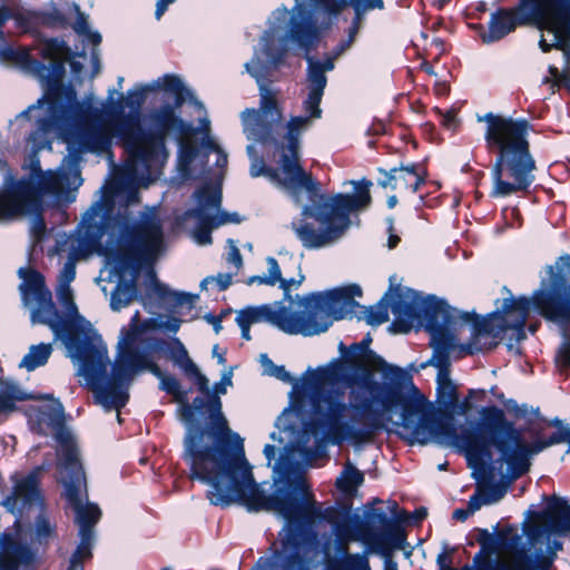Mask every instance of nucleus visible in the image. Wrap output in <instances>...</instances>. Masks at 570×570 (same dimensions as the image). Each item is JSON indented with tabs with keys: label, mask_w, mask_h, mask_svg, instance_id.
<instances>
[{
	"label": "nucleus",
	"mask_w": 570,
	"mask_h": 570,
	"mask_svg": "<svg viewBox=\"0 0 570 570\" xmlns=\"http://www.w3.org/2000/svg\"><path fill=\"white\" fill-rule=\"evenodd\" d=\"M371 342L370 335L348 348L341 342V357L318 368L322 383L350 389L348 402L342 390L313 394L305 431L315 438L316 445L301 451L314 454L323 443L362 445L391 424L410 444L441 442L469 446V439L458 438L451 420L439 415L403 368L370 350Z\"/></svg>",
	"instance_id": "1"
},
{
	"label": "nucleus",
	"mask_w": 570,
	"mask_h": 570,
	"mask_svg": "<svg viewBox=\"0 0 570 570\" xmlns=\"http://www.w3.org/2000/svg\"><path fill=\"white\" fill-rule=\"evenodd\" d=\"M167 342L156 337H141L127 333L118 342L117 353L107 372L110 360L108 348L90 322L85 320L73 304V358L79 362L77 374L106 411L119 410L129 400V387L134 379L148 371L159 380V389L173 395L179 404L177 413L184 424L193 421V409L188 403V391L173 375H166L155 362V356L165 351Z\"/></svg>",
	"instance_id": "2"
},
{
	"label": "nucleus",
	"mask_w": 570,
	"mask_h": 570,
	"mask_svg": "<svg viewBox=\"0 0 570 570\" xmlns=\"http://www.w3.org/2000/svg\"><path fill=\"white\" fill-rule=\"evenodd\" d=\"M204 394L193 400V421L185 424L181 456L189 478L209 487L206 497L213 505L229 507L266 494L254 480L243 439L228 426L220 397Z\"/></svg>",
	"instance_id": "3"
},
{
	"label": "nucleus",
	"mask_w": 570,
	"mask_h": 570,
	"mask_svg": "<svg viewBox=\"0 0 570 570\" xmlns=\"http://www.w3.org/2000/svg\"><path fill=\"white\" fill-rule=\"evenodd\" d=\"M345 7H351L355 17L348 28V38L334 50L335 57L351 47L366 12L384 8L383 0H294L292 10L284 4L277 7L259 40L266 65L274 71L285 63L291 50H301L307 62L306 82L317 81L326 88V72L335 68L334 58L316 60L309 53L317 47L323 29Z\"/></svg>",
	"instance_id": "4"
},
{
	"label": "nucleus",
	"mask_w": 570,
	"mask_h": 570,
	"mask_svg": "<svg viewBox=\"0 0 570 570\" xmlns=\"http://www.w3.org/2000/svg\"><path fill=\"white\" fill-rule=\"evenodd\" d=\"M148 91H151L149 83L137 86L125 97L121 95V100L114 101V91L109 90L108 100L99 105L90 94L86 121L81 126L73 124V146L80 151L100 155L110 150L112 138H116L124 149L149 148L156 154L167 149L166 137H180L190 130V126L166 104L153 109L148 114V127H142L141 107Z\"/></svg>",
	"instance_id": "5"
},
{
	"label": "nucleus",
	"mask_w": 570,
	"mask_h": 570,
	"mask_svg": "<svg viewBox=\"0 0 570 570\" xmlns=\"http://www.w3.org/2000/svg\"><path fill=\"white\" fill-rule=\"evenodd\" d=\"M284 140L277 146L279 153L278 169L267 168L262 157L250 161L249 174L252 177L266 176L272 183L281 187L296 205L303 204L302 193L311 205H303L302 216L315 219L321 228L317 230L311 224L301 222L292 223V229L302 245L307 249L327 247L337 242L351 225L350 214L362 210L371 204L370 188L372 181L363 178L360 181L351 180L354 185V194H337L328 199L320 195V184L309 173L304 175L312 184L305 183L301 174L285 171L283 168Z\"/></svg>",
	"instance_id": "6"
},
{
	"label": "nucleus",
	"mask_w": 570,
	"mask_h": 570,
	"mask_svg": "<svg viewBox=\"0 0 570 570\" xmlns=\"http://www.w3.org/2000/svg\"><path fill=\"white\" fill-rule=\"evenodd\" d=\"M90 244L105 257L109 281L116 282L110 306L120 311L137 296L136 282L146 266L153 265L165 248L164 229L153 212L134 222L122 215L104 228L91 225Z\"/></svg>",
	"instance_id": "7"
},
{
	"label": "nucleus",
	"mask_w": 570,
	"mask_h": 570,
	"mask_svg": "<svg viewBox=\"0 0 570 570\" xmlns=\"http://www.w3.org/2000/svg\"><path fill=\"white\" fill-rule=\"evenodd\" d=\"M37 49L45 60L50 61L49 65L31 57L29 50L16 52V60L24 72L39 80L45 96L17 117L29 118V114L46 100L47 116L38 119L27 141L35 151L51 149L50 135L53 134L66 145V156L71 157V83L63 85L66 63L71 65V48L65 39L53 37L41 40Z\"/></svg>",
	"instance_id": "8"
},
{
	"label": "nucleus",
	"mask_w": 570,
	"mask_h": 570,
	"mask_svg": "<svg viewBox=\"0 0 570 570\" xmlns=\"http://www.w3.org/2000/svg\"><path fill=\"white\" fill-rule=\"evenodd\" d=\"M478 121L487 124L485 146L489 153L495 154L490 196L504 198L527 191L534 181L535 169L528 141L529 121L493 112L478 116Z\"/></svg>",
	"instance_id": "9"
},
{
	"label": "nucleus",
	"mask_w": 570,
	"mask_h": 570,
	"mask_svg": "<svg viewBox=\"0 0 570 570\" xmlns=\"http://www.w3.org/2000/svg\"><path fill=\"white\" fill-rule=\"evenodd\" d=\"M49 255L66 256L55 289L58 303L52 301L45 276L33 268L18 269L22 279L19 289L23 304L30 308L31 322L47 325L55 342L63 346L65 356L71 358V235H59Z\"/></svg>",
	"instance_id": "10"
},
{
	"label": "nucleus",
	"mask_w": 570,
	"mask_h": 570,
	"mask_svg": "<svg viewBox=\"0 0 570 570\" xmlns=\"http://www.w3.org/2000/svg\"><path fill=\"white\" fill-rule=\"evenodd\" d=\"M291 485L292 491L278 489L271 495L252 497L250 500L239 502L248 511H273L286 521V525L279 532L281 549L273 553V566L276 570H283L281 563L288 544L301 547L314 540L316 548H320L316 522H332L333 509H322L316 504L303 475H295Z\"/></svg>",
	"instance_id": "11"
},
{
	"label": "nucleus",
	"mask_w": 570,
	"mask_h": 570,
	"mask_svg": "<svg viewBox=\"0 0 570 570\" xmlns=\"http://www.w3.org/2000/svg\"><path fill=\"white\" fill-rule=\"evenodd\" d=\"M127 158L119 169L117 189L124 194L125 206L118 208L114 214L112 205L108 200L96 202L83 215L78 230L79 234L90 244L88 230L91 225L104 228L111 220L128 215L134 222H139L146 213L153 212L159 219L156 207H146L138 216L129 210V205L139 203V187H148L160 175L163 167L169 158L168 149H160L154 153L149 148H139L137 151L124 149ZM163 224V222H160Z\"/></svg>",
	"instance_id": "12"
},
{
	"label": "nucleus",
	"mask_w": 570,
	"mask_h": 570,
	"mask_svg": "<svg viewBox=\"0 0 570 570\" xmlns=\"http://www.w3.org/2000/svg\"><path fill=\"white\" fill-rule=\"evenodd\" d=\"M481 415L483 419L482 428L490 434V443L499 452V458L494 462V470L508 481H514L527 473L530 469L531 458L551 445L568 442V452L570 453V429L558 430L547 440L527 443L521 431L505 419L501 409L497 406L484 407Z\"/></svg>",
	"instance_id": "13"
},
{
	"label": "nucleus",
	"mask_w": 570,
	"mask_h": 570,
	"mask_svg": "<svg viewBox=\"0 0 570 570\" xmlns=\"http://www.w3.org/2000/svg\"><path fill=\"white\" fill-rule=\"evenodd\" d=\"M39 151L31 150L22 164L27 176L16 179L8 175L4 179V196L37 210L39 196H47L49 205L63 208L71 203V157L65 156L56 169L42 170Z\"/></svg>",
	"instance_id": "14"
},
{
	"label": "nucleus",
	"mask_w": 570,
	"mask_h": 570,
	"mask_svg": "<svg viewBox=\"0 0 570 570\" xmlns=\"http://www.w3.org/2000/svg\"><path fill=\"white\" fill-rule=\"evenodd\" d=\"M554 2L556 0H519L518 6L512 9H499L491 14L489 30L482 35V41L492 43L514 31L517 26H533L540 31L552 35L550 43L543 35L541 36L540 49L543 52L550 51L553 47L562 49L569 65L570 40L550 10Z\"/></svg>",
	"instance_id": "15"
},
{
	"label": "nucleus",
	"mask_w": 570,
	"mask_h": 570,
	"mask_svg": "<svg viewBox=\"0 0 570 570\" xmlns=\"http://www.w3.org/2000/svg\"><path fill=\"white\" fill-rule=\"evenodd\" d=\"M362 289L356 284L337 287L326 292L312 293L297 303L292 304L294 326L302 332L297 335L305 337L325 333L333 321L353 317L361 305L354 299L361 296Z\"/></svg>",
	"instance_id": "16"
},
{
	"label": "nucleus",
	"mask_w": 570,
	"mask_h": 570,
	"mask_svg": "<svg viewBox=\"0 0 570 570\" xmlns=\"http://www.w3.org/2000/svg\"><path fill=\"white\" fill-rule=\"evenodd\" d=\"M548 278H542L540 287L532 294L534 309L547 321L557 324L562 343L557 360L570 366V255L560 256L554 265L547 267Z\"/></svg>",
	"instance_id": "17"
},
{
	"label": "nucleus",
	"mask_w": 570,
	"mask_h": 570,
	"mask_svg": "<svg viewBox=\"0 0 570 570\" xmlns=\"http://www.w3.org/2000/svg\"><path fill=\"white\" fill-rule=\"evenodd\" d=\"M73 124L77 116H86V104L90 101L92 80L101 70V35L94 30L89 17L73 2Z\"/></svg>",
	"instance_id": "18"
},
{
	"label": "nucleus",
	"mask_w": 570,
	"mask_h": 570,
	"mask_svg": "<svg viewBox=\"0 0 570 570\" xmlns=\"http://www.w3.org/2000/svg\"><path fill=\"white\" fill-rule=\"evenodd\" d=\"M245 69L258 85L259 108H247L240 114L243 132L248 140L265 144L274 140L276 127L283 118L276 99L277 91L269 86L273 70L256 52L245 63Z\"/></svg>",
	"instance_id": "19"
},
{
	"label": "nucleus",
	"mask_w": 570,
	"mask_h": 570,
	"mask_svg": "<svg viewBox=\"0 0 570 570\" xmlns=\"http://www.w3.org/2000/svg\"><path fill=\"white\" fill-rule=\"evenodd\" d=\"M29 422L38 433L51 434L56 441L55 478L63 488L62 498L71 507V431L66 426L62 404L51 400L30 410Z\"/></svg>",
	"instance_id": "20"
},
{
	"label": "nucleus",
	"mask_w": 570,
	"mask_h": 570,
	"mask_svg": "<svg viewBox=\"0 0 570 570\" xmlns=\"http://www.w3.org/2000/svg\"><path fill=\"white\" fill-rule=\"evenodd\" d=\"M504 291L508 292L509 297L502 299L500 308L498 307L497 311L483 318H478L476 314L473 313L472 326L474 342L463 347L468 353L473 354L474 352L481 351L482 348L476 346V343L484 337L502 340L509 332H511L509 336L510 340L521 341L525 337L524 326L530 307L533 305V298L525 296L515 298L511 295L510 291H508V287H504Z\"/></svg>",
	"instance_id": "21"
},
{
	"label": "nucleus",
	"mask_w": 570,
	"mask_h": 570,
	"mask_svg": "<svg viewBox=\"0 0 570 570\" xmlns=\"http://www.w3.org/2000/svg\"><path fill=\"white\" fill-rule=\"evenodd\" d=\"M102 517L100 507L88 500L87 478L80 453L73 443V524L77 527V546L73 549V570H83L91 559L96 542V525Z\"/></svg>",
	"instance_id": "22"
},
{
	"label": "nucleus",
	"mask_w": 570,
	"mask_h": 570,
	"mask_svg": "<svg viewBox=\"0 0 570 570\" xmlns=\"http://www.w3.org/2000/svg\"><path fill=\"white\" fill-rule=\"evenodd\" d=\"M48 466L42 464L27 475L12 478V490L1 501L6 510L16 515L13 528L17 534L22 530L21 517L23 511L33 507L39 509L33 527V540L39 544H47L49 540L56 537V524L43 511V497L40 490L39 474L41 470Z\"/></svg>",
	"instance_id": "23"
},
{
	"label": "nucleus",
	"mask_w": 570,
	"mask_h": 570,
	"mask_svg": "<svg viewBox=\"0 0 570 570\" xmlns=\"http://www.w3.org/2000/svg\"><path fill=\"white\" fill-rule=\"evenodd\" d=\"M390 292L392 288L389 289ZM391 312L395 320L390 328L394 332L407 333L415 321L423 320L428 331L430 323H439L453 314L456 308L450 306L446 301L434 295L423 297L419 292L405 288H397L395 294L390 293Z\"/></svg>",
	"instance_id": "24"
},
{
	"label": "nucleus",
	"mask_w": 570,
	"mask_h": 570,
	"mask_svg": "<svg viewBox=\"0 0 570 570\" xmlns=\"http://www.w3.org/2000/svg\"><path fill=\"white\" fill-rule=\"evenodd\" d=\"M306 94L302 101L304 115L292 116L285 125L284 147H283V168L285 171L301 174L305 183L312 184L308 177L304 175V168L301 165V136L308 130L315 120L323 116L321 102L325 88L320 83L306 82ZM297 177V175H295Z\"/></svg>",
	"instance_id": "25"
},
{
	"label": "nucleus",
	"mask_w": 570,
	"mask_h": 570,
	"mask_svg": "<svg viewBox=\"0 0 570 570\" xmlns=\"http://www.w3.org/2000/svg\"><path fill=\"white\" fill-rule=\"evenodd\" d=\"M439 415L444 419L449 417L455 429L454 431H455V434L458 435V438L466 436L470 441V445L463 446V445H458V444H453V443H441V442H436V443L440 445L455 448V449L464 452L469 465L472 468H475V469L481 468L487 462L491 461V466H490L491 478L494 479L498 476L502 481V483L488 487L482 492V495L484 498L485 504H492V503L500 501L507 492V487L512 481H508V480L501 478L498 474V471L494 470V462L498 460V458L495 460H492L490 446H493V445L490 443V436L488 439L480 440L479 435L468 428H462L461 431L459 432L458 428L455 426V424L453 422V417L451 415H442V414H439Z\"/></svg>",
	"instance_id": "26"
},
{
	"label": "nucleus",
	"mask_w": 570,
	"mask_h": 570,
	"mask_svg": "<svg viewBox=\"0 0 570 570\" xmlns=\"http://www.w3.org/2000/svg\"><path fill=\"white\" fill-rule=\"evenodd\" d=\"M474 314L458 309L439 323H430L428 332L431 335L433 355L429 364L438 368V374H450V352L456 345L455 332L471 323Z\"/></svg>",
	"instance_id": "27"
},
{
	"label": "nucleus",
	"mask_w": 570,
	"mask_h": 570,
	"mask_svg": "<svg viewBox=\"0 0 570 570\" xmlns=\"http://www.w3.org/2000/svg\"><path fill=\"white\" fill-rule=\"evenodd\" d=\"M292 317V304L276 302L274 304L247 307L237 314L236 322L240 327L242 337L249 341L250 325L263 321L271 323L285 334L297 335L296 332L301 331L294 326Z\"/></svg>",
	"instance_id": "28"
},
{
	"label": "nucleus",
	"mask_w": 570,
	"mask_h": 570,
	"mask_svg": "<svg viewBox=\"0 0 570 570\" xmlns=\"http://www.w3.org/2000/svg\"><path fill=\"white\" fill-rule=\"evenodd\" d=\"M371 518L382 524L384 530L374 532L364 528L363 533L357 538L365 546L366 553H376L382 556L387 566L391 564L393 570H397V564L392 559V551L402 548L404 535L396 529V525L389 520L384 511L374 510Z\"/></svg>",
	"instance_id": "29"
},
{
	"label": "nucleus",
	"mask_w": 570,
	"mask_h": 570,
	"mask_svg": "<svg viewBox=\"0 0 570 570\" xmlns=\"http://www.w3.org/2000/svg\"><path fill=\"white\" fill-rule=\"evenodd\" d=\"M194 198L196 205L185 213V217L196 222L191 233L194 240L202 246L209 245L212 230L218 227L214 225L213 210L222 204V193L205 186L194 193Z\"/></svg>",
	"instance_id": "30"
},
{
	"label": "nucleus",
	"mask_w": 570,
	"mask_h": 570,
	"mask_svg": "<svg viewBox=\"0 0 570 570\" xmlns=\"http://www.w3.org/2000/svg\"><path fill=\"white\" fill-rule=\"evenodd\" d=\"M70 13L69 2L60 0L58 2L50 1L38 10H27V14L19 19L27 23L26 32L38 36L41 28L66 29L69 26Z\"/></svg>",
	"instance_id": "31"
},
{
	"label": "nucleus",
	"mask_w": 570,
	"mask_h": 570,
	"mask_svg": "<svg viewBox=\"0 0 570 570\" xmlns=\"http://www.w3.org/2000/svg\"><path fill=\"white\" fill-rule=\"evenodd\" d=\"M40 206L37 210H31L30 206L21 204L12 197L6 196L0 204V220H11L17 216L32 215V232L33 234L41 236L46 230V224L43 219L45 207L56 210L57 215L61 220L68 219L67 209L69 205L63 208L51 206L47 202V196H39Z\"/></svg>",
	"instance_id": "32"
},
{
	"label": "nucleus",
	"mask_w": 570,
	"mask_h": 570,
	"mask_svg": "<svg viewBox=\"0 0 570 570\" xmlns=\"http://www.w3.org/2000/svg\"><path fill=\"white\" fill-rule=\"evenodd\" d=\"M546 527H533L528 532L529 542L532 546L549 539L551 533L564 534L570 532V505L563 500H558L556 504L549 507L544 513Z\"/></svg>",
	"instance_id": "33"
},
{
	"label": "nucleus",
	"mask_w": 570,
	"mask_h": 570,
	"mask_svg": "<svg viewBox=\"0 0 570 570\" xmlns=\"http://www.w3.org/2000/svg\"><path fill=\"white\" fill-rule=\"evenodd\" d=\"M281 563L283 570H324V557L315 541L305 546L288 544Z\"/></svg>",
	"instance_id": "34"
},
{
	"label": "nucleus",
	"mask_w": 570,
	"mask_h": 570,
	"mask_svg": "<svg viewBox=\"0 0 570 570\" xmlns=\"http://www.w3.org/2000/svg\"><path fill=\"white\" fill-rule=\"evenodd\" d=\"M1 546L0 570H19L20 566L29 567L37 560V550L17 541L11 533L3 532Z\"/></svg>",
	"instance_id": "35"
},
{
	"label": "nucleus",
	"mask_w": 570,
	"mask_h": 570,
	"mask_svg": "<svg viewBox=\"0 0 570 570\" xmlns=\"http://www.w3.org/2000/svg\"><path fill=\"white\" fill-rule=\"evenodd\" d=\"M155 297L160 303L175 309L177 307L187 306L191 309L198 299V295L186 292H177L170 289L166 284L159 282L156 277H153L146 289V296L141 297V302L147 306V298Z\"/></svg>",
	"instance_id": "36"
},
{
	"label": "nucleus",
	"mask_w": 570,
	"mask_h": 570,
	"mask_svg": "<svg viewBox=\"0 0 570 570\" xmlns=\"http://www.w3.org/2000/svg\"><path fill=\"white\" fill-rule=\"evenodd\" d=\"M149 88L153 91L163 90L165 95L173 98L174 102L169 106L174 108L176 115H178L177 110L186 100L199 109L204 108L203 104L195 98L193 92L186 88L183 80L177 76L165 75L149 83Z\"/></svg>",
	"instance_id": "37"
},
{
	"label": "nucleus",
	"mask_w": 570,
	"mask_h": 570,
	"mask_svg": "<svg viewBox=\"0 0 570 570\" xmlns=\"http://www.w3.org/2000/svg\"><path fill=\"white\" fill-rule=\"evenodd\" d=\"M436 396L438 403L449 413L456 412L460 410L464 412V406L459 403V395L456 385L450 377V374H438L436 375Z\"/></svg>",
	"instance_id": "38"
},
{
	"label": "nucleus",
	"mask_w": 570,
	"mask_h": 570,
	"mask_svg": "<svg viewBox=\"0 0 570 570\" xmlns=\"http://www.w3.org/2000/svg\"><path fill=\"white\" fill-rule=\"evenodd\" d=\"M187 124L190 126V130H188V132L181 135L180 137L171 135L179 145L177 168L184 178L190 176V166L198 155L197 148L190 141L185 140L187 136L198 131V129L194 128L191 124Z\"/></svg>",
	"instance_id": "39"
},
{
	"label": "nucleus",
	"mask_w": 570,
	"mask_h": 570,
	"mask_svg": "<svg viewBox=\"0 0 570 570\" xmlns=\"http://www.w3.org/2000/svg\"><path fill=\"white\" fill-rule=\"evenodd\" d=\"M266 263L268 273L265 275L267 277V281H265V285L274 286L278 283L279 287L284 291L285 294H287L293 287H298L305 279V276L301 272L299 263L297 264L298 278H283L279 264L272 256H268L266 258Z\"/></svg>",
	"instance_id": "40"
},
{
	"label": "nucleus",
	"mask_w": 570,
	"mask_h": 570,
	"mask_svg": "<svg viewBox=\"0 0 570 570\" xmlns=\"http://www.w3.org/2000/svg\"><path fill=\"white\" fill-rule=\"evenodd\" d=\"M51 353V343L31 345L28 353L22 357L19 366L27 371H35L36 368L47 364Z\"/></svg>",
	"instance_id": "41"
},
{
	"label": "nucleus",
	"mask_w": 570,
	"mask_h": 570,
	"mask_svg": "<svg viewBox=\"0 0 570 570\" xmlns=\"http://www.w3.org/2000/svg\"><path fill=\"white\" fill-rule=\"evenodd\" d=\"M29 399L30 395L23 392L18 384L0 380V412L13 411L16 402Z\"/></svg>",
	"instance_id": "42"
},
{
	"label": "nucleus",
	"mask_w": 570,
	"mask_h": 570,
	"mask_svg": "<svg viewBox=\"0 0 570 570\" xmlns=\"http://www.w3.org/2000/svg\"><path fill=\"white\" fill-rule=\"evenodd\" d=\"M389 298L390 291L374 305L365 307L361 305L362 315L357 316L360 320H365L367 324L377 326L389 320Z\"/></svg>",
	"instance_id": "43"
},
{
	"label": "nucleus",
	"mask_w": 570,
	"mask_h": 570,
	"mask_svg": "<svg viewBox=\"0 0 570 570\" xmlns=\"http://www.w3.org/2000/svg\"><path fill=\"white\" fill-rule=\"evenodd\" d=\"M363 482L364 474L352 463L347 462L336 479V487L344 494H352Z\"/></svg>",
	"instance_id": "44"
},
{
	"label": "nucleus",
	"mask_w": 570,
	"mask_h": 570,
	"mask_svg": "<svg viewBox=\"0 0 570 570\" xmlns=\"http://www.w3.org/2000/svg\"><path fill=\"white\" fill-rule=\"evenodd\" d=\"M168 347V355L170 360L177 365L185 374L186 373H195L196 364L191 361L188 355V352L184 344L179 338L175 337L171 341L170 346L166 345L165 350Z\"/></svg>",
	"instance_id": "45"
},
{
	"label": "nucleus",
	"mask_w": 570,
	"mask_h": 570,
	"mask_svg": "<svg viewBox=\"0 0 570 570\" xmlns=\"http://www.w3.org/2000/svg\"><path fill=\"white\" fill-rule=\"evenodd\" d=\"M364 527L353 528L351 521L346 518L333 523V531L336 535L338 550H342L350 541H360L357 538L363 533Z\"/></svg>",
	"instance_id": "46"
},
{
	"label": "nucleus",
	"mask_w": 570,
	"mask_h": 570,
	"mask_svg": "<svg viewBox=\"0 0 570 570\" xmlns=\"http://www.w3.org/2000/svg\"><path fill=\"white\" fill-rule=\"evenodd\" d=\"M562 544L558 541L553 542V547L548 553H543L542 549H537L534 553V558L527 557L529 561L528 570H550L556 552L554 550H560Z\"/></svg>",
	"instance_id": "47"
},
{
	"label": "nucleus",
	"mask_w": 570,
	"mask_h": 570,
	"mask_svg": "<svg viewBox=\"0 0 570 570\" xmlns=\"http://www.w3.org/2000/svg\"><path fill=\"white\" fill-rule=\"evenodd\" d=\"M259 363L263 367V373L265 375L276 377L277 380L284 383L292 382V376L286 371L285 366L274 364V362L268 357L267 354L259 355Z\"/></svg>",
	"instance_id": "48"
},
{
	"label": "nucleus",
	"mask_w": 570,
	"mask_h": 570,
	"mask_svg": "<svg viewBox=\"0 0 570 570\" xmlns=\"http://www.w3.org/2000/svg\"><path fill=\"white\" fill-rule=\"evenodd\" d=\"M550 10L570 40V0H556Z\"/></svg>",
	"instance_id": "49"
},
{
	"label": "nucleus",
	"mask_w": 570,
	"mask_h": 570,
	"mask_svg": "<svg viewBox=\"0 0 570 570\" xmlns=\"http://www.w3.org/2000/svg\"><path fill=\"white\" fill-rule=\"evenodd\" d=\"M338 553L342 556V564L344 568L351 570H368V553H366V550L363 554H351L347 552V547H344L342 550H338Z\"/></svg>",
	"instance_id": "50"
},
{
	"label": "nucleus",
	"mask_w": 570,
	"mask_h": 570,
	"mask_svg": "<svg viewBox=\"0 0 570 570\" xmlns=\"http://www.w3.org/2000/svg\"><path fill=\"white\" fill-rule=\"evenodd\" d=\"M200 147L205 150V154L216 153V167L219 169H224L228 163L227 153L215 141V139L210 135H206V137L202 138Z\"/></svg>",
	"instance_id": "51"
},
{
	"label": "nucleus",
	"mask_w": 570,
	"mask_h": 570,
	"mask_svg": "<svg viewBox=\"0 0 570 570\" xmlns=\"http://www.w3.org/2000/svg\"><path fill=\"white\" fill-rule=\"evenodd\" d=\"M180 325V318L167 317L166 320H163V316H159V318H150L144 323L145 327L163 330L174 334L179 331Z\"/></svg>",
	"instance_id": "52"
},
{
	"label": "nucleus",
	"mask_w": 570,
	"mask_h": 570,
	"mask_svg": "<svg viewBox=\"0 0 570 570\" xmlns=\"http://www.w3.org/2000/svg\"><path fill=\"white\" fill-rule=\"evenodd\" d=\"M472 561L475 570H515L507 564L494 563L482 551L475 553Z\"/></svg>",
	"instance_id": "53"
},
{
	"label": "nucleus",
	"mask_w": 570,
	"mask_h": 570,
	"mask_svg": "<svg viewBox=\"0 0 570 570\" xmlns=\"http://www.w3.org/2000/svg\"><path fill=\"white\" fill-rule=\"evenodd\" d=\"M403 176H401V184L403 183L405 187L411 188L413 193H415L420 186L423 184V178L415 171L414 167H401L399 168Z\"/></svg>",
	"instance_id": "54"
},
{
	"label": "nucleus",
	"mask_w": 570,
	"mask_h": 570,
	"mask_svg": "<svg viewBox=\"0 0 570 570\" xmlns=\"http://www.w3.org/2000/svg\"><path fill=\"white\" fill-rule=\"evenodd\" d=\"M379 171L385 176L384 179L379 180V185L383 188L391 187L392 189H396L401 185V176L402 171L397 168H392L390 171H386L382 168H379Z\"/></svg>",
	"instance_id": "55"
},
{
	"label": "nucleus",
	"mask_w": 570,
	"mask_h": 570,
	"mask_svg": "<svg viewBox=\"0 0 570 570\" xmlns=\"http://www.w3.org/2000/svg\"><path fill=\"white\" fill-rule=\"evenodd\" d=\"M213 218L214 225L218 227L229 223L238 224L242 222L239 214L223 212L220 210V205L213 210Z\"/></svg>",
	"instance_id": "56"
},
{
	"label": "nucleus",
	"mask_w": 570,
	"mask_h": 570,
	"mask_svg": "<svg viewBox=\"0 0 570 570\" xmlns=\"http://www.w3.org/2000/svg\"><path fill=\"white\" fill-rule=\"evenodd\" d=\"M233 368L225 371L222 374L220 381L215 383L213 386L212 395H225L227 393V387L233 385Z\"/></svg>",
	"instance_id": "57"
},
{
	"label": "nucleus",
	"mask_w": 570,
	"mask_h": 570,
	"mask_svg": "<svg viewBox=\"0 0 570 570\" xmlns=\"http://www.w3.org/2000/svg\"><path fill=\"white\" fill-rule=\"evenodd\" d=\"M549 73L551 77H546L543 83H550L552 90L559 86L561 81H564L566 86L570 89V75L564 76L559 72V69L554 66L549 67Z\"/></svg>",
	"instance_id": "58"
},
{
	"label": "nucleus",
	"mask_w": 570,
	"mask_h": 570,
	"mask_svg": "<svg viewBox=\"0 0 570 570\" xmlns=\"http://www.w3.org/2000/svg\"><path fill=\"white\" fill-rule=\"evenodd\" d=\"M228 244V253H227V262L239 269L243 266V257L242 254L233 239H227Z\"/></svg>",
	"instance_id": "59"
},
{
	"label": "nucleus",
	"mask_w": 570,
	"mask_h": 570,
	"mask_svg": "<svg viewBox=\"0 0 570 570\" xmlns=\"http://www.w3.org/2000/svg\"><path fill=\"white\" fill-rule=\"evenodd\" d=\"M186 375L195 380L197 389L200 393H212L209 390L208 379L203 373H200L197 366L195 373H186Z\"/></svg>",
	"instance_id": "60"
},
{
	"label": "nucleus",
	"mask_w": 570,
	"mask_h": 570,
	"mask_svg": "<svg viewBox=\"0 0 570 570\" xmlns=\"http://www.w3.org/2000/svg\"><path fill=\"white\" fill-rule=\"evenodd\" d=\"M485 504L484 498L482 494H473L470 497V500L468 502V509L473 514L475 511H478L482 505Z\"/></svg>",
	"instance_id": "61"
},
{
	"label": "nucleus",
	"mask_w": 570,
	"mask_h": 570,
	"mask_svg": "<svg viewBox=\"0 0 570 570\" xmlns=\"http://www.w3.org/2000/svg\"><path fill=\"white\" fill-rule=\"evenodd\" d=\"M449 547L448 544H443V550L441 553L438 554L436 562L441 570L449 569L450 568V559H449Z\"/></svg>",
	"instance_id": "62"
},
{
	"label": "nucleus",
	"mask_w": 570,
	"mask_h": 570,
	"mask_svg": "<svg viewBox=\"0 0 570 570\" xmlns=\"http://www.w3.org/2000/svg\"><path fill=\"white\" fill-rule=\"evenodd\" d=\"M214 282L217 283L219 291H225L232 284V275L219 274L217 277H214Z\"/></svg>",
	"instance_id": "63"
},
{
	"label": "nucleus",
	"mask_w": 570,
	"mask_h": 570,
	"mask_svg": "<svg viewBox=\"0 0 570 570\" xmlns=\"http://www.w3.org/2000/svg\"><path fill=\"white\" fill-rule=\"evenodd\" d=\"M175 1L176 0H157L155 11L156 19L159 20L167 10L168 6L174 3Z\"/></svg>",
	"instance_id": "64"
}]
</instances>
